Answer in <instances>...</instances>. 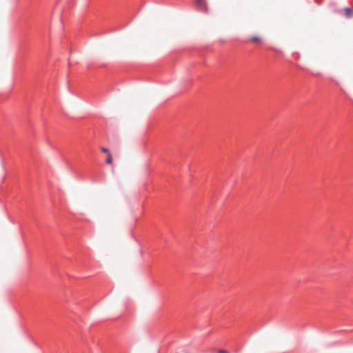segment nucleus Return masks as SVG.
I'll list each match as a JSON object with an SVG mask.
<instances>
[{"label":"nucleus","mask_w":353,"mask_h":353,"mask_svg":"<svg viewBox=\"0 0 353 353\" xmlns=\"http://www.w3.org/2000/svg\"><path fill=\"white\" fill-rule=\"evenodd\" d=\"M262 40H263L262 37L260 35H254V36L250 37L248 39V42L260 43L262 42Z\"/></svg>","instance_id":"1"},{"label":"nucleus","mask_w":353,"mask_h":353,"mask_svg":"<svg viewBox=\"0 0 353 353\" xmlns=\"http://www.w3.org/2000/svg\"><path fill=\"white\" fill-rule=\"evenodd\" d=\"M344 11H345V14L347 18H350L353 16V10L352 9H351L350 8H347L345 9Z\"/></svg>","instance_id":"2"},{"label":"nucleus","mask_w":353,"mask_h":353,"mask_svg":"<svg viewBox=\"0 0 353 353\" xmlns=\"http://www.w3.org/2000/svg\"><path fill=\"white\" fill-rule=\"evenodd\" d=\"M105 162L107 164H112L113 159L112 154H107V158L105 159Z\"/></svg>","instance_id":"3"},{"label":"nucleus","mask_w":353,"mask_h":353,"mask_svg":"<svg viewBox=\"0 0 353 353\" xmlns=\"http://www.w3.org/2000/svg\"><path fill=\"white\" fill-rule=\"evenodd\" d=\"M101 152H104V153H106V154H111L109 149L107 148H105V147H101Z\"/></svg>","instance_id":"4"},{"label":"nucleus","mask_w":353,"mask_h":353,"mask_svg":"<svg viewBox=\"0 0 353 353\" xmlns=\"http://www.w3.org/2000/svg\"><path fill=\"white\" fill-rule=\"evenodd\" d=\"M218 353H230V352L225 350H219Z\"/></svg>","instance_id":"5"},{"label":"nucleus","mask_w":353,"mask_h":353,"mask_svg":"<svg viewBox=\"0 0 353 353\" xmlns=\"http://www.w3.org/2000/svg\"><path fill=\"white\" fill-rule=\"evenodd\" d=\"M317 3H319V0H315Z\"/></svg>","instance_id":"6"}]
</instances>
